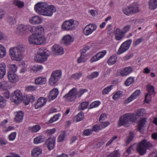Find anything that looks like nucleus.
I'll return each instance as SVG.
<instances>
[{
  "label": "nucleus",
  "instance_id": "nucleus-58",
  "mask_svg": "<svg viewBox=\"0 0 157 157\" xmlns=\"http://www.w3.org/2000/svg\"><path fill=\"white\" fill-rule=\"evenodd\" d=\"M101 124L99 125L100 127L102 129H103L107 126L109 124V123L108 121H105V122H101Z\"/></svg>",
  "mask_w": 157,
  "mask_h": 157
},
{
  "label": "nucleus",
  "instance_id": "nucleus-42",
  "mask_svg": "<svg viewBox=\"0 0 157 157\" xmlns=\"http://www.w3.org/2000/svg\"><path fill=\"white\" fill-rule=\"evenodd\" d=\"M43 68L41 65H36L34 66L32 68V69L34 72H36L41 71Z\"/></svg>",
  "mask_w": 157,
  "mask_h": 157
},
{
  "label": "nucleus",
  "instance_id": "nucleus-8",
  "mask_svg": "<svg viewBox=\"0 0 157 157\" xmlns=\"http://www.w3.org/2000/svg\"><path fill=\"white\" fill-rule=\"evenodd\" d=\"M75 20L71 19L65 21L62 24L61 27L64 30H69L75 29L76 27Z\"/></svg>",
  "mask_w": 157,
  "mask_h": 157
},
{
  "label": "nucleus",
  "instance_id": "nucleus-43",
  "mask_svg": "<svg viewBox=\"0 0 157 157\" xmlns=\"http://www.w3.org/2000/svg\"><path fill=\"white\" fill-rule=\"evenodd\" d=\"M113 86V85H110L105 88L102 92V94L105 95L108 94L112 89Z\"/></svg>",
  "mask_w": 157,
  "mask_h": 157
},
{
  "label": "nucleus",
  "instance_id": "nucleus-28",
  "mask_svg": "<svg viewBox=\"0 0 157 157\" xmlns=\"http://www.w3.org/2000/svg\"><path fill=\"white\" fill-rule=\"evenodd\" d=\"M146 120L147 118H143L141 119L138 122V130L141 133L143 132L142 131V129L145 126L146 122Z\"/></svg>",
  "mask_w": 157,
  "mask_h": 157
},
{
  "label": "nucleus",
  "instance_id": "nucleus-37",
  "mask_svg": "<svg viewBox=\"0 0 157 157\" xmlns=\"http://www.w3.org/2000/svg\"><path fill=\"white\" fill-rule=\"evenodd\" d=\"M146 113V111L144 109H139L136 111L135 116H136V117L138 118L137 116L138 117L144 116L145 115Z\"/></svg>",
  "mask_w": 157,
  "mask_h": 157
},
{
  "label": "nucleus",
  "instance_id": "nucleus-21",
  "mask_svg": "<svg viewBox=\"0 0 157 157\" xmlns=\"http://www.w3.org/2000/svg\"><path fill=\"white\" fill-rule=\"evenodd\" d=\"M29 22L33 24H37L41 23L42 21L41 18L40 17L34 16L29 19Z\"/></svg>",
  "mask_w": 157,
  "mask_h": 157
},
{
  "label": "nucleus",
  "instance_id": "nucleus-26",
  "mask_svg": "<svg viewBox=\"0 0 157 157\" xmlns=\"http://www.w3.org/2000/svg\"><path fill=\"white\" fill-rule=\"evenodd\" d=\"M130 6L132 12V14H135L138 13L140 11L139 5L137 3H133Z\"/></svg>",
  "mask_w": 157,
  "mask_h": 157
},
{
  "label": "nucleus",
  "instance_id": "nucleus-5",
  "mask_svg": "<svg viewBox=\"0 0 157 157\" xmlns=\"http://www.w3.org/2000/svg\"><path fill=\"white\" fill-rule=\"evenodd\" d=\"M152 146L151 143L144 139L138 144L136 150L140 155H142L146 153L147 149L151 147Z\"/></svg>",
  "mask_w": 157,
  "mask_h": 157
},
{
  "label": "nucleus",
  "instance_id": "nucleus-3",
  "mask_svg": "<svg viewBox=\"0 0 157 157\" xmlns=\"http://www.w3.org/2000/svg\"><path fill=\"white\" fill-rule=\"evenodd\" d=\"M24 51V48L22 45L11 47L10 49V55L11 59L17 61L21 60L23 58L22 53Z\"/></svg>",
  "mask_w": 157,
  "mask_h": 157
},
{
  "label": "nucleus",
  "instance_id": "nucleus-2",
  "mask_svg": "<svg viewBox=\"0 0 157 157\" xmlns=\"http://www.w3.org/2000/svg\"><path fill=\"white\" fill-rule=\"evenodd\" d=\"M36 11L40 14L51 17L56 11V8L53 5L49 6L46 2H40L35 6Z\"/></svg>",
  "mask_w": 157,
  "mask_h": 157
},
{
  "label": "nucleus",
  "instance_id": "nucleus-49",
  "mask_svg": "<svg viewBox=\"0 0 157 157\" xmlns=\"http://www.w3.org/2000/svg\"><path fill=\"white\" fill-rule=\"evenodd\" d=\"M101 102L98 101H95L92 102L90 105V109L98 107L101 104Z\"/></svg>",
  "mask_w": 157,
  "mask_h": 157
},
{
  "label": "nucleus",
  "instance_id": "nucleus-10",
  "mask_svg": "<svg viewBox=\"0 0 157 157\" xmlns=\"http://www.w3.org/2000/svg\"><path fill=\"white\" fill-rule=\"evenodd\" d=\"M22 98V95L21 91L17 89L14 91L11 98V101L12 102L18 104L20 102Z\"/></svg>",
  "mask_w": 157,
  "mask_h": 157
},
{
  "label": "nucleus",
  "instance_id": "nucleus-54",
  "mask_svg": "<svg viewBox=\"0 0 157 157\" xmlns=\"http://www.w3.org/2000/svg\"><path fill=\"white\" fill-rule=\"evenodd\" d=\"M8 82L3 81L0 82V89H3L8 86Z\"/></svg>",
  "mask_w": 157,
  "mask_h": 157
},
{
  "label": "nucleus",
  "instance_id": "nucleus-50",
  "mask_svg": "<svg viewBox=\"0 0 157 157\" xmlns=\"http://www.w3.org/2000/svg\"><path fill=\"white\" fill-rule=\"evenodd\" d=\"M134 136V133L132 132H130V135L127 137V140L126 141V143L127 144H129V143L133 140Z\"/></svg>",
  "mask_w": 157,
  "mask_h": 157
},
{
  "label": "nucleus",
  "instance_id": "nucleus-48",
  "mask_svg": "<svg viewBox=\"0 0 157 157\" xmlns=\"http://www.w3.org/2000/svg\"><path fill=\"white\" fill-rule=\"evenodd\" d=\"M99 75V73L97 71H94L90 75H88L87 76V78L90 79H92L94 78L97 77Z\"/></svg>",
  "mask_w": 157,
  "mask_h": 157
},
{
  "label": "nucleus",
  "instance_id": "nucleus-7",
  "mask_svg": "<svg viewBox=\"0 0 157 157\" xmlns=\"http://www.w3.org/2000/svg\"><path fill=\"white\" fill-rule=\"evenodd\" d=\"M78 95V91L75 88H73L70 90L68 93L63 97L66 101H72L75 100Z\"/></svg>",
  "mask_w": 157,
  "mask_h": 157
},
{
  "label": "nucleus",
  "instance_id": "nucleus-56",
  "mask_svg": "<svg viewBox=\"0 0 157 157\" xmlns=\"http://www.w3.org/2000/svg\"><path fill=\"white\" fill-rule=\"evenodd\" d=\"M3 96L6 98L8 99L10 96V93L8 90L6 89L3 91L2 93Z\"/></svg>",
  "mask_w": 157,
  "mask_h": 157
},
{
  "label": "nucleus",
  "instance_id": "nucleus-23",
  "mask_svg": "<svg viewBox=\"0 0 157 157\" xmlns=\"http://www.w3.org/2000/svg\"><path fill=\"white\" fill-rule=\"evenodd\" d=\"M59 91L57 89L54 88L52 89L48 95L49 100L51 101L55 99L57 96Z\"/></svg>",
  "mask_w": 157,
  "mask_h": 157
},
{
  "label": "nucleus",
  "instance_id": "nucleus-32",
  "mask_svg": "<svg viewBox=\"0 0 157 157\" xmlns=\"http://www.w3.org/2000/svg\"><path fill=\"white\" fill-rule=\"evenodd\" d=\"M44 137L43 135H40L35 138L33 140V143L35 144H37L41 143L44 141Z\"/></svg>",
  "mask_w": 157,
  "mask_h": 157
},
{
  "label": "nucleus",
  "instance_id": "nucleus-41",
  "mask_svg": "<svg viewBox=\"0 0 157 157\" xmlns=\"http://www.w3.org/2000/svg\"><path fill=\"white\" fill-rule=\"evenodd\" d=\"M134 81V78L133 77H130L125 81L124 82L125 85L127 86H128L133 83Z\"/></svg>",
  "mask_w": 157,
  "mask_h": 157
},
{
  "label": "nucleus",
  "instance_id": "nucleus-36",
  "mask_svg": "<svg viewBox=\"0 0 157 157\" xmlns=\"http://www.w3.org/2000/svg\"><path fill=\"white\" fill-rule=\"evenodd\" d=\"M147 90L148 93L150 95H153L154 96L155 94V92L154 90V87L150 85H148L147 86Z\"/></svg>",
  "mask_w": 157,
  "mask_h": 157
},
{
  "label": "nucleus",
  "instance_id": "nucleus-15",
  "mask_svg": "<svg viewBox=\"0 0 157 157\" xmlns=\"http://www.w3.org/2000/svg\"><path fill=\"white\" fill-rule=\"evenodd\" d=\"M56 141V137H50L46 141L45 144L48 149L50 151L55 146Z\"/></svg>",
  "mask_w": 157,
  "mask_h": 157
},
{
  "label": "nucleus",
  "instance_id": "nucleus-51",
  "mask_svg": "<svg viewBox=\"0 0 157 157\" xmlns=\"http://www.w3.org/2000/svg\"><path fill=\"white\" fill-rule=\"evenodd\" d=\"M9 68L10 71L13 73H15L17 71V67L15 64H10L9 65Z\"/></svg>",
  "mask_w": 157,
  "mask_h": 157
},
{
  "label": "nucleus",
  "instance_id": "nucleus-25",
  "mask_svg": "<svg viewBox=\"0 0 157 157\" xmlns=\"http://www.w3.org/2000/svg\"><path fill=\"white\" fill-rule=\"evenodd\" d=\"M30 27L28 25H25L22 24L20 25L17 28V32L19 33H24L28 30Z\"/></svg>",
  "mask_w": 157,
  "mask_h": 157
},
{
  "label": "nucleus",
  "instance_id": "nucleus-45",
  "mask_svg": "<svg viewBox=\"0 0 157 157\" xmlns=\"http://www.w3.org/2000/svg\"><path fill=\"white\" fill-rule=\"evenodd\" d=\"M123 95V92L121 91H119L116 93L113 96L112 98L113 99L116 100Z\"/></svg>",
  "mask_w": 157,
  "mask_h": 157
},
{
  "label": "nucleus",
  "instance_id": "nucleus-57",
  "mask_svg": "<svg viewBox=\"0 0 157 157\" xmlns=\"http://www.w3.org/2000/svg\"><path fill=\"white\" fill-rule=\"evenodd\" d=\"M16 135L17 133L16 132H13L11 133L8 136L9 140L11 141L14 140L16 137Z\"/></svg>",
  "mask_w": 157,
  "mask_h": 157
},
{
  "label": "nucleus",
  "instance_id": "nucleus-20",
  "mask_svg": "<svg viewBox=\"0 0 157 157\" xmlns=\"http://www.w3.org/2000/svg\"><path fill=\"white\" fill-rule=\"evenodd\" d=\"M74 40L73 39L71 36L69 35L64 36L62 40V43L66 45H70Z\"/></svg>",
  "mask_w": 157,
  "mask_h": 157
},
{
  "label": "nucleus",
  "instance_id": "nucleus-1",
  "mask_svg": "<svg viewBox=\"0 0 157 157\" xmlns=\"http://www.w3.org/2000/svg\"><path fill=\"white\" fill-rule=\"evenodd\" d=\"M33 33L28 37V41L30 44L41 45L45 43L46 37L42 34L44 29L41 25L33 26L31 29Z\"/></svg>",
  "mask_w": 157,
  "mask_h": 157
},
{
  "label": "nucleus",
  "instance_id": "nucleus-16",
  "mask_svg": "<svg viewBox=\"0 0 157 157\" xmlns=\"http://www.w3.org/2000/svg\"><path fill=\"white\" fill-rule=\"evenodd\" d=\"M115 39L117 40H120L123 39L125 35L121 29L117 28L114 31Z\"/></svg>",
  "mask_w": 157,
  "mask_h": 157
},
{
  "label": "nucleus",
  "instance_id": "nucleus-39",
  "mask_svg": "<svg viewBox=\"0 0 157 157\" xmlns=\"http://www.w3.org/2000/svg\"><path fill=\"white\" fill-rule=\"evenodd\" d=\"M89 104L88 101H84L81 103L78 109L81 110H84L86 109Z\"/></svg>",
  "mask_w": 157,
  "mask_h": 157
},
{
  "label": "nucleus",
  "instance_id": "nucleus-61",
  "mask_svg": "<svg viewBox=\"0 0 157 157\" xmlns=\"http://www.w3.org/2000/svg\"><path fill=\"white\" fill-rule=\"evenodd\" d=\"M117 138V136H114L110 140H109L106 144V146H108L111 144L113 141L116 139Z\"/></svg>",
  "mask_w": 157,
  "mask_h": 157
},
{
  "label": "nucleus",
  "instance_id": "nucleus-64",
  "mask_svg": "<svg viewBox=\"0 0 157 157\" xmlns=\"http://www.w3.org/2000/svg\"><path fill=\"white\" fill-rule=\"evenodd\" d=\"M56 132V129L55 128H53L51 129H48L46 130L45 132L47 134H49L52 135L54 134Z\"/></svg>",
  "mask_w": 157,
  "mask_h": 157
},
{
  "label": "nucleus",
  "instance_id": "nucleus-46",
  "mask_svg": "<svg viewBox=\"0 0 157 157\" xmlns=\"http://www.w3.org/2000/svg\"><path fill=\"white\" fill-rule=\"evenodd\" d=\"M61 114L60 113H59L53 116V117H52L49 120V122L50 123H52L54 122L57 120H58L59 118V117L60 116Z\"/></svg>",
  "mask_w": 157,
  "mask_h": 157
},
{
  "label": "nucleus",
  "instance_id": "nucleus-13",
  "mask_svg": "<svg viewBox=\"0 0 157 157\" xmlns=\"http://www.w3.org/2000/svg\"><path fill=\"white\" fill-rule=\"evenodd\" d=\"M106 53L107 51L105 50H102L98 52L90 59V62L92 63L99 60L100 59L103 58L106 54Z\"/></svg>",
  "mask_w": 157,
  "mask_h": 157
},
{
  "label": "nucleus",
  "instance_id": "nucleus-44",
  "mask_svg": "<svg viewBox=\"0 0 157 157\" xmlns=\"http://www.w3.org/2000/svg\"><path fill=\"white\" fill-rule=\"evenodd\" d=\"M84 118V113L82 112L79 113L75 117L76 119V122L82 120Z\"/></svg>",
  "mask_w": 157,
  "mask_h": 157
},
{
  "label": "nucleus",
  "instance_id": "nucleus-14",
  "mask_svg": "<svg viewBox=\"0 0 157 157\" xmlns=\"http://www.w3.org/2000/svg\"><path fill=\"white\" fill-rule=\"evenodd\" d=\"M8 78L9 82L12 83H15L19 81V77L15 73L9 72L8 74Z\"/></svg>",
  "mask_w": 157,
  "mask_h": 157
},
{
  "label": "nucleus",
  "instance_id": "nucleus-47",
  "mask_svg": "<svg viewBox=\"0 0 157 157\" xmlns=\"http://www.w3.org/2000/svg\"><path fill=\"white\" fill-rule=\"evenodd\" d=\"M120 155L118 151H115L107 155L106 157H120Z\"/></svg>",
  "mask_w": 157,
  "mask_h": 157
},
{
  "label": "nucleus",
  "instance_id": "nucleus-38",
  "mask_svg": "<svg viewBox=\"0 0 157 157\" xmlns=\"http://www.w3.org/2000/svg\"><path fill=\"white\" fill-rule=\"evenodd\" d=\"M123 12L124 14L127 16H129L132 14V12L130 6H127L123 9Z\"/></svg>",
  "mask_w": 157,
  "mask_h": 157
},
{
  "label": "nucleus",
  "instance_id": "nucleus-9",
  "mask_svg": "<svg viewBox=\"0 0 157 157\" xmlns=\"http://www.w3.org/2000/svg\"><path fill=\"white\" fill-rule=\"evenodd\" d=\"M62 72L60 70H56L52 74L51 77L49 80V82L51 85H54L61 77Z\"/></svg>",
  "mask_w": 157,
  "mask_h": 157
},
{
  "label": "nucleus",
  "instance_id": "nucleus-19",
  "mask_svg": "<svg viewBox=\"0 0 157 157\" xmlns=\"http://www.w3.org/2000/svg\"><path fill=\"white\" fill-rule=\"evenodd\" d=\"M52 51L57 55H61L64 53V50L63 47L57 44H55L53 46Z\"/></svg>",
  "mask_w": 157,
  "mask_h": 157
},
{
  "label": "nucleus",
  "instance_id": "nucleus-11",
  "mask_svg": "<svg viewBox=\"0 0 157 157\" xmlns=\"http://www.w3.org/2000/svg\"><path fill=\"white\" fill-rule=\"evenodd\" d=\"M132 41V39H129L123 43L119 49L117 53L121 54L127 51L130 47Z\"/></svg>",
  "mask_w": 157,
  "mask_h": 157
},
{
  "label": "nucleus",
  "instance_id": "nucleus-12",
  "mask_svg": "<svg viewBox=\"0 0 157 157\" xmlns=\"http://www.w3.org/2000/svg\"><path fill=\"white\" fill-rule=\"evenodd\" d=\"M97 29L96 25L90 24L86 25L84 28L83 33L86 36H88L91 33Z\"/></svg>",
  "mask_w": 157,
  "mask_h": 157
},
{
  "label": "nucleus",
  "instance_id": "nucleus-27",
  "mask_svg": "<svg viewBox=\"0 0 157 157\" xmlns=\"http://www.w3.org/2000/svg\"><path fill=\"white\" fill-rule=\"evenodd\" d=\"M42 150L39 147H36L34 148L31 151V156L33 157H38V156L42 154Z\"/></svg>",
  "mask_w": 157,
  "mask_h": 157
},
{
  "label": "nucleus",
  "instance_id": "nucleus-30",
  "mask_svg": "<svg viewBox=\"0 0 157 157\" xmlns=\"http://www.w3.org/2000/svg\"><path fill=\"white\" fill-rule=\"evenodd\" d=\"M88 59L87 56L85 53H81L80 57L78 58L77 61L79 63L85 62Z\"/></svg>",
  "mask_w": 157,
  "mask_h": 157
},
{
  "label": "nucleus",
  "instance_id": "nucleus-35",
  "mask_svg": "<svg viewBox=\"0 0 157 157\" xmlns=\"http://www.w3.org/2000/svg\"><path fill=\"white\" fill-rule=\"evenodd\" d=\"M13 3L14 6H17L19 8L23 7L24 6V2L19 0H13Z\"/></svg>",
  "mask_w": 157,
  "mask_h": 157
},
{
  "label": "nucleus",
  "instance_id": "nucleus-33",
  "mask_svg": "<svg viewBox=\"0 0 157 157\" xmlns=\"http://www.w3.org/2000/svg\"><path fill=\"white\" fill-rule=\"evenodd\" d=\"M117 57L115 55L111 56L108 60L107 63L109 65L114 64L117 61Z\"/></svg>",
  "mask_w": 157,
  "mask_h": 157
},
{
  "label": "nucleus",
  "instance_id": "nucleus-40",
  "mask_svg": "<svg viewBox=\"0 0 157 157\" xmlns=\"http://www.w3.org/2000/svg\"><path fill=\"white\" fill-rule=\"evenodd\" d=\"M6 52L5 48L0 44V58L3 57L6 55Z\"/></svg>",
  "mask_w": 157,
  "mask_h": 157
},
{
  "label": "nucleus",
  "instance_id": "nucleus-18",
  "mask_svg": "<svg viewBox=\"0 0 157 157\" xmlns=\"http://www.w3.org/2000/svg\"><path fill=\"white\" fill-rule=\"evenodd\" d=\"M133 71V69L132 67H127L121 70L120 75L122 77L127 76L132 72Z\"/></svg>",
  "mask_w": 157,
  "mask_h": 157
},
{
  "label": "nucleus",
  "instance_id": "nucleus-60",
  "mask_svg": "<svg viewBox=\"0 0 157 157\" xmlns=\"http://www.w3.org/2000/svg\"><path fill=\"white\" fill-rule=\"evenodd\" d=\"M93 131V130L90 129H86L85 130L83 133V135L84 136H88L92 134V132Z\"/></svg>",
  "mask_w": 157,
  "mask_h": 157
},
{
  "label": "nucleus",
  "instance_id": "nucleus-31",
  "mask_svg": "<svg viewBox=\"0 0 157 157\" xmlns=\"http://www.w3.org/2000/svg\"><path fill=\"white\" fill-rule=\"evenodd\" d=\"M149 8L151 10L157 8V0H150L149 2Z\"/></svg>",
  "mask_w": 157,
  "mask_h": 157
},
{
  "label": "nucleus",
  "instance_id": "nucleus-63",
  "mask_svg": "<svg viewBox=\"0 0 157 157\" xmlns=\"http://www.w3.org/2000/svg\"><path fill=\"white\" fill-rule=\"evenodd\" d=\"M102 129L100 127L99 125L95 124L93 127V130L95 132H98L99 130Z\"/></svg>",
  "mask_w": 157,
  "mask_h": 157
},
{
  "label": "nucleus",
  "instance_id": "nucleus-22",
  "mask_svg": "<svg viewBox=\"0 0 157 157\" xmlns=\"http://www.w3.org/2000/svg\"><path fill=\"white\" fill-rule=\"evenodd\" d=\"M47 100L44 97H41L39 98L37 102L35 105V108L37 109L43 106L46 103Z\"/></svg>",
  "mask_w": 157,
  "mask_h": 157
},
{
  "label": "nucleus",
  "instance_id": "nucleus-62",
  "mask_svg": "<svg viewBox=\"0 0 157 157\" xmlns=\"http://www.w3.org/2000/svg\"><path fill=\"white\" fill-rule=\"evenodd\" d=\"M87 91L88 90L86 89H81L78 92V94L79 95V97H80L85 93L87 92Z\"/></svg>",
  "mask_w": 157,
  "mask_h": 157
},
{
  "label": "nucleus",
  "instance_id": "nucleus-52",
  "mask_svg": "<svg viewBox=\"0 0 157 157\" xmlns=\"http://www.w3.org/2000/svg\"><path fill=\"white\" fill-rule=\"evenodd\" d=\"M82 75V73L81 72H79L72 75L71 76V78L74 79H79L81 77Z\"/></svg>",
  "mask_w": 157,
  "mask_h": 157
},
{
  "label": "nucleus",
  "instance_id": "nucleus-59",
  "mask_svg": "<svg viewBox=\"0 0 157 157\" xmlns=\"http://www.w3.org/2000/svg\"><path fill=\"white\" fill-rule=\"evenodd\" d=\"M151 96H153V95H150L148 94H146L145 95V99L144 100V102L145 103H148L151 100Z\"/></svg>",
  "mask_w": 157,
  "mask_h": 157
},
{
  "label": "nucleus",
  "instance_id": "nucleus-55",
  "mask_svg": "<svg viewBox=\"0 0 157 157\" xmlns=\"http://www.w3.org/2000/svg\"><path fill=\"white\" fill-rule=\"evenodd\" d=\"M143 40V39L142 38H140L136 40H134L133 42V45L134 46H136L139 44Z\"/></svg>",
  "mask_w": 157,
  "mask_h": 157
},
{
  "label": "nucleus",
  "instance_id": "nucleus-6",
  "mask_svg": "<svg viewBox=\"0 0 157 157\" xmlns=\"http://www.w3.org/2000/svg\"><path fill=\"white\" fill-rule=\"evenodd\" d=\"M49 54V51L46 49H40L38 54L35 57V60L38 63H43L47 60Z\"/></svg>",
  "mask_w": 157,
  "mask_h": 157
},
{
  "label": "nucleus",
  "instance_id": "nucleus-17",
  "mask_svg": "<svg viewBox=\"0 0 157 157\" xmlns=\"http://www.w3.org/2000/svg\"><path fill=\"white\" fill-rule=\"evenodd\" d=\"M140 90H136L128 99L125 101V102L128 104L136 99L140 95Z\"/></svg>",
  "mask_w": 157,
  "mask_h": 157
},
{
  "label": "nucleus",
  "instance_id": "nucleus-4",
  "mask_svg": "<svg viewBox=\"0 0 157 157\" xmlns=\"http://www.w3.org/2000/svg\"><path fill=\"white\" fill-rule=\"evenodd\" d=\"M137 118L133 113L125 114L121 116L118 121V125L121 126L123 125L128 126L130 122H136Z\"/></svg>",
  "mask_w": 157,
  "mask_h": 157
},
{
  "label": "nucleus",
  "instance_id": "nucleus-53",
  "mask_svg": "<svg viewBox=\"0 0 157 157\" xmlns=\"http://www.w3.org/2000/svg\"><path fill=\"white\" fill-rule=\"evenodd\" d=\"M37 88L36 86H29L26 87L25 90L27 91H32L36 90Z\"/></svg>",
  "mask_w": 157,
  "mask_h": 157
},
{
  "label": "nucleus",
  "instance_id": "nucleus-24",
  "mask_svg": "<svg viewBox=\"0 0 157 157\" xmlns=\"http://www.w3.org/2000/svg\"><path fill=\"white\" fill-rule=\"evenodd\" d=\"M15 113L17 114L14 118V121L17 123L21 122L23 120L24 117V113L22 111H19L18 112H16Z\"/></svg>",
  "mask_w": 157,
  "mask_h": 157
},
{
  "label": "nucleus",
  "instance_id": "nucleus-29",
  "mask_svg": "<svg viewBox=\"0 0 157 157\" xmlns=\"http://www.w3.org/2000/svg\"><path fill=\"white\" fill-rule=\"evenodd\" d=\"M46 82V79L45 78L40 77L35 79L34 83L36 85H42L45 84Z\"/></svg>",
  "mask_w": 157,
  "mask_h": 157
},
{
  "label": "nucleus",
  "instance_id": "nucleus-34",
  "mask_svg": "<svg viewBox=\"0 0 157 157\" xmlns=\"http://www.w3.org/2000/svg\"><path fill=\"white\" fill-rule=\"evenodd\" d=\"M41 129L40 126L39 125H36L29 127V131L32 133H35L39 131Z\"/></svg>",
  "mask_w": 157,
  "mask_h": 157
}]
</instances>
